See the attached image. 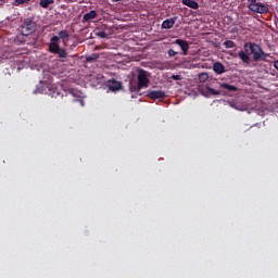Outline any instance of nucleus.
I'll use <instances>...</instances> for the list:
<instances>
[{
	"instance_id": "cd10ccee",
	"label": "nucleus",
	"mask_w": 278,
	"mask_h": 278,
	"mask_svg": "<svg viewBox=\"0 0 278 278\" xmlns=\"http://www.w3.org/2000/svg\"><path fill=\"white\" fill-rule=\"evenodd\" d=\"M275 70L278 71V60L274 62Z\"/></svg>"
},
{
	"instance_id": "bb28decb",
	"label": "nucleus",
	"mask_w": 278,
	"mask_h": 278,
	"mask_svg": "<svg viewBox=\"0 0 278 278\" xmlns=\"http://www.w3.org/2000/svg\"><path fill=\"white\" fill-rule=\"evenodd\" d=\"M78 102H79V104L81 105V108H84V105H85L84 99L78 98Z\"/></svg>"
},
{
	"instance_id": "393cba45",
	"label": "nucleus",
	"mask_w": 278,
	"mask_h": 278,
	"mask_svg": "<svg viewBox=\"0 0 278 278\" xmlns=\"http://www.w3.org/2000/svg\"><path fill=\"white\" fill-rule=\"evenodd\" d=\"M15 3H17V5H23V3H27L26 0H15Z\"/></svg>"
},
{
	"instance_id": "20e7f679",
	"label": "nucleus",
	"mask_w": 278,
	"mask_h": 278,
	"mask_svg": "<svg viewBox=\"0 0 278 278\" xmlns=\"http://www.w3.org/2000/svg\"><path fill=\"white\" fill-rule=\"evenodd\" d=\"M20 34L23 36H31L36 31V22L27 17L18 28Z\"/></svg>"
},
{
	"instance_id": "b1692460",
	"label": "nucleus",
	"mask_w": 278,
	"mask_h": 278,
	"mask_svg": "<svg viewBox=\"0 0 278 278\" xmlns=\"http://www.w3.org/2000/svg\"><path fill=\"white\" fill-rule=\"evenodd\" d=\"M172 79H174L175 81H179L181 80V75H173Z\"/></svg>"
},
{
	"instance_id": "9d476101",
	"label": "nucleus",
	"mask_w": 278,
	"mask_h": 278,
	"mask_svg": "<svg viewBox=\"0 0 278 278\" xmlns=\"http://www.w3.org/2000/svg\"><path fill=\"white\" fill-rule=\"evenodd\" d=\"M150 99H166V92L159 90V91H150L149 92Z\"/></svg>"
},
{
	"instance_id": "7c9ffc66",
	"label": "nucleus",
	"mask_w": 278,
	"mask_h": 278,
	"mask_svg": "<svg viewBox=\"0 0 278 278\" xmlns=\"http://www.w3.org/2000/svg\"><path fill=\"white\" fill-rule=\"evenodd\" d=\"M113 1H123V0H113Z\"/></svg>"
},
{
	"instance_id": "423d86ee",
	"label": "nucleus",
	"mask_w": 278,
	"mask_h": 278,
	"mask_svg": "<svg viewBox=\"0 0 278 278\" xmlns=\"http://www.w3.org/2000/svg\"><path fill=\"white\" fill-rule=\"evenodd\" d=\"M228 105L230 108H233V110H238L239 112H247V110H249V105H247L245 102L242 101H228Z\"/></svg>"
},
{
	"instance_id": "a878e982",
	"label": "nucleus",
	"mask_w": 278,
	"mask_h": 278,
	"mask_svg": "<svg viewBox=\"0 0 278 278\" xmlns=\"http://www.w3.org/2000/svg\"><path fill=\"white\" fill-rule=\"evenodd\" d=\"M51 94H52V97H60V92L56 91V89H54Z\"/></svg>"
},
{
	"instance_id": "c756f323",
	"label": "nucleus",
	"mask_w": 278,
	"mask_h": 278,
	"mask_svg": "<svg viewBox=\"0 0 278 278\" xmlns=\"http://www.w3.org/2000/svg\"><path fill=\"white\" fill-rule=\"evenodd\" d=\"M249 3H256L257 0H248Z\"/></svg>"
},
{
	"instance_id": "4468645a",
	"label": "nucleus",
	"mask_w": 278,
	"mask_h": 278,
	"mask_svg": "<svg viewBox=\"0 0 278 278\" xmlns=\"http://www.w3.org/2000/svg\"><path fill=\"white\" fill-rule=\"evenodd\" d=\"M182 5H187V8H191V10H199V2L194 0H182Z\"/></svg>"
},
{
	"instance_id": "aec40b11",
	"label": "nucleus",
	"mask_w": 278,
	"mask_h": 278,
	"mask_svg": "<svg viewBox=\"0 0 278 278\" xmlns=\"http://www.w3.org/2000/svg\"><path fill=\"white\" fill-rule=\"evenodd\" d=\"M52 3H54V0H40L39 1V5L41 8H43L45 10H47V8H49L50 5H52Z\"/></svg>"
},
{
	"instance_id": "4be33fe9",
	"label": "nucleus",
	"mask_w": 278,
	"mask_h": 278,
	"mask_svg": "<svg viewBox=\"0 0 278 278\" xmlns=\"http://www.w3.org/2000/svg\"><path fill=\"white\" fill-rule=\"evenodd\" d=\"M207 79H210V75H207V73H202L199 75V80L200 81H207Z\"/></svg>"
},
{
	"instance_id": "dca6fc26",
	"label": "nucleus",
	"mask_w": 278,
	"mask_h": 278,
	"mask_svg": "<svg viewBox=\"0 0 278 278\" xmlns=\"http://www.w3.org/2000/svg\"><path fill=\"white\" fill-rule=\"evenodd\" d=\"M66 94H71L74 99H81V91L73 88H68L65 90Z\"/></svg>"
},
{
	"instance_id": "9b49d317",
	"label": "nucleus",
	"mask_w": 278,
	"mask_h": 278,
	"mask_svg": "<svg viewBox=\"0 0 278 278\" xmlns=\"http://www.w3.org/2000/svg\"><path fill=\"white\" fill-rule=\"evenodd\" d=\"M175 21H177V18H175V17L167 18V20L163 21L162 28L163 29H172V27L175 26Z\"/></svg>"
},
{
	"instance_id": "412c9836",
	"label": "nucleus",
	"mask_w": 278,
	"mask_h": 278,
	"mask_svg": "<svg viewBox=\"0 0 278 278\" xmlns=\"http://www.w3.org/2000/svg\"><path fill=\"white\" fill-rule=\"evenodd\" d=\"M224 47L226 49H233V47H236V43L232 40H226L224 41Z\"/></svg>"
},
{
	"instance_id": "6ab92c4d",
	"label": "nucleus",
	"mask_w": 278,
	"mask_h": 278,
	"mask_svg": "<svg viewBox=\"0 0 278 278\" xmlns=\"http://www.w3.org/2000/svg\"><path fill=\"white\" fill-rule=\"evenodd\" d=\"M207 92L208 94H213V96H218V94H223V97L227 96V92L213 89L212 87H207Z\"/></svg>"
},
{
	"instance_id": "f257e3e1",
	"label": "nucleus",
	"mask_w": 278,
	"mask_h": 278,
	"mask_svg": "<svg viewBox=\"0 0 278 278\" xmlns=\"http://www.w3.org/2000/svg\"><path fill=\"white\" fill-rule=\"evenodd\" d=\"M244 51L241 50L238 53V58L243 61L244 64H251V56H249V53L253 55L254 62H260V60H263L264 62L266 61V58H268V54H266L257 43L245 42Z\"/></svg>"
},
{
	"instance_id": "f8f14e48",
	"label": "nucleus",
	"mask_w": 278,
	"mask_h": 278,
	"mask_svg": "<svg viewBox=\"0 0 278 278\" xmlns=\"http://www.w3.org/2000/svg\"><path fill=\"white\" fill-rule=\"evenodd\" d=\"M213 71L216 75H223V73H225V65L220 62H216L213 65Z\"/></svg>"
},
{
	"instance_id": "ddd939ff",
	"label": "nucleus",
	"mask_w": 278,
	"mask_h": 278,
	"mask_svg": "<svg viewBox=\"0 0 278 278\" xmlns=\"http://www.w3.org/2000/svg\"><path fill=\"white\" fill-rule=\"evenodd\" d=\"M219 88L227 90V92H238V87L227 84V83L219 84Z\"/></svg>"
},
{
	"instance_id": "6e6552de",
	"label": "nucleus",
	"mask_w": 278,
	"mask_h": 278,
	"mask_svg": "<svg viewBox=\"0 0 278 278\" xmlns=\"http://www.w3.org/2000/svg\"><path fill=\"white\" fill-rule=\"evenodd\" d=\"M108 88H109V90H111V92H117V90H121V88H123V84L115 79L109 80Z\"/></svg>"
},
{
	"instance_id": "7ed1b4c3",
	"label": "nucleus",
	"mask_w": 278,
	"mask_h": 278,
	"mask_svg": "<svg viewBox=\"0 0 278 278\" xmlns=\"http://www.w3.org/2000/svg\"><path fill=\"white\" fill-rule=\"evenodd\" d=\"M49 51L50 53H54V55H58V58H61V59L67 58L68 55V53L66 52V49L60 48V37L58 36H53L50 39Z\"/></svg>"
},
{
	"instance_id": "1a4fd4ad",
	"label": "nucleus",
	"mask_w": 278,
	"mask_h": 278,
	"mask_svg": "<svg viewBox=\"0 0 278 278\" xmlns=\"http://www.w3.org/2000/svg\"><path fill=\"white\" fill-rule=\"evenodd\" d=\"M101 58H103V53H101V54L92 53V54H87L85 56L86 62H89L90 64H92V62H97L98 60H101Z\"/></svg>"
},
{
	"instance_id": "5701e85b",
	"label": "nucleus",
	"mask_w": 278,
	"mask_h": 278,
	"mask_svg": "<svg viewBox=\"0 0 278 278\" xmlns=\"http://www.w3.org/2000/svg\"><path fill=\"white\" fill-rule=\"evenodd\" d=\"M167 53H168L169 58H175V55L178 54V52H176V51L173 50V49H169Z\"/></svg>"
},
{
	"instance_id": "39448f33",
	"label": "nucleus",
	"mask_w": 278,
	"mask_h": 278,
	"mask_svg": "<svg viewBox=\"0 0 278 278\" xmlns=\"http://www.w3.org/2000/svg\"><path fill=\"white\" fill-rule=\"evenodd\" d=\"M248 8L249 10H251L252 12H256L257 14H266V12H268V7H266L262 2L250 3Z\"/></svg>"
},
{
	"instance_id": "2eb2a0df",
	"label": "nucleus",
	"mask_w": 278,
	"mask_h": 278,
	"mask_svg": "<svg viewBox=\"0 0 278 278\" xmlns=\"http://www.w3.org/2000/svg\"><path fill=\"white\" fill-rule=\"evenodd\" d=\"M68 38H71V35L68 34V30H61L59 33V41L61 39L63 45H66V42H68Z\"/></svg>"
},
{
	"instance_id": "a211bd4d",
	"label": "nucleus",
	"mask_w": 278,
	"mask_h": 278,
	"mask_svg": "<svg viewBox=\"0 0 278 278\" xmlns=\"http://www.w3.org/2000/svg\"><path fill=\"white\" fill-rule=\"evenodd\" d=\"M27 36L28 35H23L22 33L21 35H17L15 38L16 45H25V42H27Z\"/></svg>"
},
{
	"instance_id": "f03ea898",
	"label": "nucleus",
	"mask_w": 278,
	"mask_h": 278,
	"mask_svg": "<svg viewBox=\"0 0 278 278\" xmlns=\"http://www.w3.org/2000/svg\"><path fill=\"white\" fill-rule=\"evenodd\" d=\"M149 77H151V74H149V72L140 68L138 76H137V81L130 80L129 81V90L130 92H140V90H142V88H149Z\"/></svg>"
},
{
	"instance_id": "c85d7f7f",
	"label": "nucleus",
	"mask_w": 278,
	"mask_h": 278,
	"mask_svg": "<svg viewBox=\"0 0 278 278\" xmlns=\"http://www.w3.org/2000/svg\"><path fill=\"white\" fill-rule=\"evenodd\" d=\"M101 38H105V31L100 33Z\"/></svg>"
},
{
	"instance_id": "0eeeda50",
	"label": "nucleus",
	"mask_w": 278,
	"mask_h": 278,
	"mask_svg": "<svg viewBox=\"0 0 278 278\" xmlns=\"http://www.w3.org/2000/svg\"><path fill=\"white\" fill-rule=\"evenodd\" d=\"M174 45H178L182 51V55H188V51L190 49V43L184 39H176Z\"/></svg>"
},
{
	"instance_id": "f3484780",
	"label": "nucleus",
	"mask_w": 278,
	"mask_h": 278,
	"mask_svg": "<svg viewBox=\"0 0 278 278\" xmlns=\"http://www.w3.org/2000/svg\"><path fill=\"white\" fill-rule=\"evenodd\" d=\"M92 18H97V11L91 10L90 12L84 15V21L88 23V21H92Z\"/></svg>"
}]
</instances>
